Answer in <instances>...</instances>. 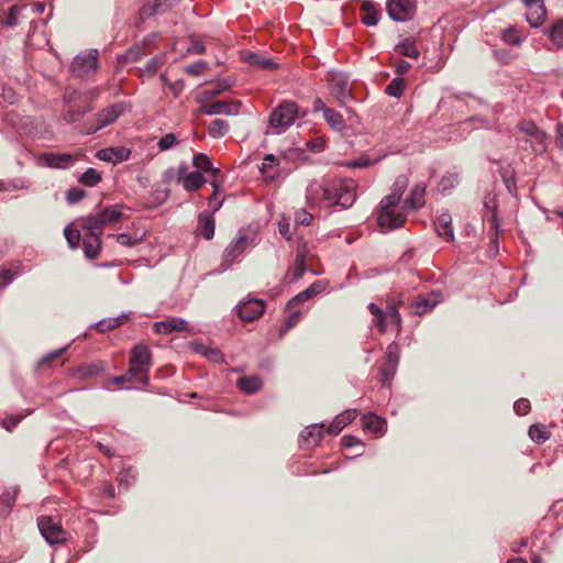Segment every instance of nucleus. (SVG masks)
Returning <instances> with one entry per match:
<instances>
[{
	"instance_id": "48",
	"label": "nucleus",
	"mask_w": 563,
	"mask_h": 563,
	"mask_svg": "<svg viewBox=\"0 0 563 563\" xmlns=\"http://www.w3.org/2000/svg\"><path fill=\"white\" fill-rule=\"evenodd\" d=\"M187 170V166L185 163L180 164L178 167H170L164 173V180L167 183H180L185 178V173Z\"/></svg>"
},
{
	"instance_id": "1",
	"label": "nucleus",
	"mask_w": 563,
	"mask_h": 563,
	"mask_svg": "<svg viewBox=\"0 0 563 563\" xmlns=\"http://www.w3.org/2000/svg\"><path fill=\"white\" fill-rule=\"evenodd\" d=\"M357 184L351 178H329L311 181L306 198L311 206L351 208L356 200Z\"/></svg>"
},
{
	"instance_id": "22",
	"label": "nucleus",
	"mask_w": 563,
	"mask_h": 563,
	"mask_svg": "<svg viewBox=\"0 0 563 563\" xmlns=\"http://www.w3.org/2000/svg\"><path fill=\"white\" fill-rule=\"evenodd\" d=\"M216 221L213 212L203 211L198 216L197 231L206 240H211L214 236Z\"/></svg>"
},
{
	"instance_id": "47",
	"label": "nucleus",
	"mask_w": 563,
	"mask_h": 563,
	"mask_svg": "<svg viewBox=\"0 0 563 563\" xmlns=\"http://www.w3.org/2000/svg\"><path fill=\"white\" fill-rule=\"evenodd\" d=\"M528 435L533 442L541 444L550 438V432L544 426L533 424L529 428Z\"/></svg>"
},
{
	"instance_id": "54",
	"label": "nucleus",
	"mask_w": 563,
	"mask_h": 563,
	"mask_svg": "<svg viewBox=\"0 0 563 563\" xmlns=\"http://www.w3.org/2000/svg\"><path fill=\"white\" fill-rule=\"evenodd\" d=\"M64 235L70 249L75 250L79 246L81 239L79 230L71 227H66L64 229Z\"/></svg>"
},
{
	"instance_id": "24",
	"label": "nucleus",
	"mask_w": 563,
	"mask_h": 563,
	"mask_svg": "<svg viewBox=\"0 0 563 563\" xmlns=\"http://www.w3.org/2000/svg\"><path fill=\"white\" fill-rule=\"evenodd\" d=\"M243 60L260 70H274L277 68V64L273 59L253 52L246 53Z\"/></svg>"
},
{
	"instance_id": "18",
	"label": "nucleus",
	"mask_w": 563,
	"mask_h": 563,
	"mask_svg": "<svg viewBox=\"0 0 563 563\" xmlns=\"http://www.w3.org/2000/svg\"><path fill=\"white\" fill-rule=\"evenodd\" d=\"M323 424H310L303 431H301L299 439L302 446L311 448L317 445L323 435Z\"/></svg>"
},
{
	"instance_id": "64",
	"label": "nucleus",
	"mask_w": 563,
	"mask_h": 563,
	"mask_svg": "<svg viewBox=\"0 0 563 563\" xmlns=\"http://www.w3.org/2000/svg\"><path fill=\"white\" fill-rule=\"evenodd\" d=\"M24 418V416L22 415H11V416H7L3 420H2V427L11 432L15 429V427L22 421V419Z\"/></svg>"
},
{
	"instance_id": "38",
	"label": "nucleus",
	"mask_w": 563,
	"mask_h": 563,
	"mask_svg": "<svg viewBox=\"0 0 563 563\" xmlns=\"http://www.w3.org/2000/svg\"><path fill=\"white\" fill-rule=\"evenodd\" d=\"M306 273V261L303 255L297 254L294 266L287 271L286 279L289 283L298 282Z\"/></svg>"
},
{
	"instance_id": "15",
	"label": "nucleus",
	"mask_w": 563,
	"mask_h": 563,
	"mask_svg": "<svg viewBox=\"0 0 563 563\" xmlns=\"http://www.w3.org/2000/svg\"><path fill=\"white\" fill-rule=\"evenodd\" d=\"M40 159L45 166L58 169H66L76 162V157L71 154L54 152L42 154Z\"/></svg>"
},
{
	"instance_id": "8",
	"label": "nucleus",
	"mask_w": 563,
	"mask_h": 563,
	"mask_svg": "<svg viewBox=\"0 0 563 563\" xmlns=\"http://www.w3.org/2000/svg\"><path fill=\"white\" fill-rule=\"evenodd\" d=\"M249 243L250 238L246 234L239 233V235L232 240L223 251L222 261L218 269L219 273H224L233 264L239 263Z\"/></svg>"
},
{
	"instance_id": "53",
	"label": "nucleus",
	"mask_w": 563,
	"mask_h": 563,
	"mask_svg": "<svg viewBox=\"0 0 563 563\" xmlns=\"http://www.w3.org/2000/svg\"><path fill=\"white\" fill-rule=\"evenodd\" d=\"M135 476L136 472L132 467L121 470L117 476L119 486H123L126 489L135 479Z\"/></svg>"
},
{
	"instance_id": "46",
	"label": "nucleus",
	"mask_w": 563,
	"mask_h": 563,
	"mask_svg": "<svg viewBox=\"0 0 563 563\" xmlns=\"http://www.w3.org/2000/svg\"><path fill=\"white\" fill-rule=\"evenodd\" d=\"M369 312L375 317V325L378 328L380 333L386 332L387 325H386V313L385 311L378 307L376 303L371 302L368 305Z\"/></svg>"
},
{
	"instance_id": "52",
	"label": "nucleus",
	"mask_w": 563,
	"mask_h": 563,
	"mask_svg": "<svg viewBox=\"0 0 563 563\" xmlns=\"http://www.w3.org/2000/svg\"><path fill=\"white\" fill-rule=\"evenodd\" d=\"M18 100L14 89L7 82L0 80V101L13 104Z\"/></svg>"
},
{
	"instance_id": "41",
	"label": "nucleus",
	"mask_w": 563,
	"mask_h": 563,
	"mask_svg": "<svg viewBox=\"0 0 563 563\" xmlns=\"http://www.w3.org/2000/svg\"><path fill=\"white\" fill-rule=\"evenodd\" d=\"M230 125L223 119H214L208 126V134L213 139L223 137L229 132Z\"/></svg>"
},
{
	"instance_id": "14",
	"label": "nucleus",
	"mask_w": 563,
	"mask_h": 563,
	"mask_svg": "<svg viewBox=\"0 0 563 563\" xmlns=\"http://www.w3.org/2000/svg\"><path fill=\"white\" fill-rule=\"evenodd\" d=\"M442 300L441 292H431L426 296H418L416 300L410 303L411 313L422 316L431 311Z\"/></svg>"
},
{
	"instance_id": "30",
	"label": "nucleus",
	"mask_w": 563,
	"mask_h": 563,
	"mask_svg": "<svg viewBox=\"0 0 563 563\" xmlns=\"http://www.w3.org/2000/svg\"><path fill=\"white\" fill-rule=\"evenodd\" d=\"M81 227L89 234H96L101 238L106 224L96 213H90L81 218Z\"/></svg>"
},
{
	"instance_id": "40",
	"label": "nucleus",
	"mask_w": 563,
	"mask_h": 563,
	"mask_svg": "<svg viewBox=\"0 0 563 563\" xmlns=\"http://www.w3.org/2000/svg\"><path fill=\"white\" fill-rule=\"evenodd\" d=\"M543 34L548 35L556 47L563 48V21L553 22Z\"/></svg>"
},
{
	"instance_id": "9",
	"label": "nucleus",
	"mask_w": 563,
	"mask_h": 563,
	"mask_svg": "<svg viewBox=\"0 0 563 563\" xmlns=\"http://www.w3.org/2000/svg\"><path fill=\"white\" fill-rule=\"evenodd\" d=\"M386 10L393 21L407 22L416 15L417 0H387Z\"/></svg>"
},
{
	"instance_id": "6",
	"label": "nucleus",
	"mask_w": 563,
	"mask_h": 563,
	"mask_svg": "<svg viewBox=\"0 0 563 563\" xmlns=\"http://www.w3.org/2000/svg\"><path fill=\"white\" fill-rule=\"evenodd\" d=\"M37 527L41 536L49 545L62 544L67 541L68 533L63 529L59 521L49 516H40Z\"/></svg>"
},
{
	"instance_id": "43",
	"label": "nucleus",
	"mask_w": 563,
	"mask_h": 563,
	"mask_svg": "<svg viewBox=\"0 0 563 563\" xmlns=\"http://www.w3.org/2000/svg\"><path fill=\"white\" fill-rule=\"evenodd\" d=\"M205 183L206 179L203 178L200 172H192L185 176V178L183 179V186L187 191H196Z\"/></svg>"
},
{
	"instance_id": "45",
	"label": "nucleus",
	"mask_w": 563,
	"mask_h": 563,
	"mask_svg": "<svg viewBox=\"0 0 563 563\" xmlns=\"http://www.w3.org/2000/svg\"><path fill=\"white\" fill-rule=\"evenodd\" d=\"M101 174L96 168H87L79 177L78 181L87 187H95L101 181Z\"/></svg>"
},
{
	"instance_id": "57",
	"label": "nucleus",
	"mask_w": 563,
	"mask_h": 563,
	"mask_svg": "<svg viewBox=\"0 0 563 563\" xmlns=\"http://www.w3.org/2000/svg\"><path fill=\"white\" fill-rule=\"evenodd\" d=\"M87 196V192L79 187H71L66 191V201L69 205H75L81 201Z\"/></svg>"
},
{
	"instance_id": "4",
	"label": "nucleus",
	"mask_w": 563,
	"mask_h": 563,
	"mask_svg": "<svg viewBox=\"0 0 563 563\" xmlns=\"http://www.w3.org/2000/svg\"><path fill=\"white\" fill-rule=\"evenodd\" d=\"M125 111V106L122 102L113 103L103 110L99 111L92 120L85 122L81 132L84 134H93L99 130L112 124Z\"/></svg>"
},
{
	"instance_id": "42",
	"label": "nucleus",
	"mask_w": 563,
	"mask_h": 563,
	"mask_svg": "<svg viewBox=\"0 0 563 563\" xmlns=\"http://www.w3.org/2000/svg\"><path fill=\"white\" fill-rule=\"evenodd\" d=\"M501 40L508 45L519 46L523 37L517 26L510 25L501 31Z\"/></svg>"
},
{
	"instance_id": "60",
	"label": "nucleus",
	"mask_w": 563,
	"mask_h": 563,
	"mask_svg": "<svg viewBox=\"0 0 563 563\" xmlns=\"http://www.w3.org/2000/svg\"><path fill=\"white\" fill-rule=\"evenodd\" d=\"M19 489L14 487L12 490H7L0 495V505L7 508L8 512L12 508L16 496H18Z\"/></svg>"
},
{
	"instance_id": "50",
	"label": "nucleus",
	"mask_w": 563,
	"mask_h": 563,
	"mask_svg": "<svg viewBox=\"0 0 563 563\" xmlns=\"http://www.w3.org/2000/svg\"><path fill=\"white\" fill-rule=\"evenodd\" d=\"M23 9L24 7L21 5H12L2 20V23L8 27H15L19 24V18Z\"/></svg>"
},
{
	"instance_id": "10",
	"label": "nucleus",
	"mask_w": 563,
	"mask_h": 563,
	"mask_svg": "<svg viewBox=\"0 0 563 563\" xmlns=\"http://www.w3.org/2000/svg\"><path fill=\"white\" fill-rule=\"evenodd\" d=\"M97 56V49H93L88 54L76 55L70 66L73 74L82 79L92 76L98 67Z\"/></svg>"
},
{
	"instance_id": "63",
	"label": "nucleus",
	"mask_w": 563,
	"mask_h": 563,
	"mask_svg": "<svg viewBox=\"0 0 563 563\" xmlns=\"http://www.w3.org/2000/svg\"><path fill=\"white\" fill-rule=\"evenodd\" d=\"M457 184H459V176L453 174V175L444 176L441 179L439 186H440L441 192H446V191L451 190L452 188H454Z\"/></svg>"
},
{
	"instance_id": "39",
	"label": "nucleus",
	"mask_w": 563,
	"mask_h": 563,
	"mask_svg": "<svg viewBox=\"0 0 563 563\" xmlns=\"http://www.w3.org/2000/svg\"><path fill=\"white\" fill-rule=\"evenodd\" d=\"M323 119L334 131L341 132L346 128L342 114L334 109L324 110Z\"/></svg>"
},
{
	"instance_id": "33",
	"label": "nucleus",
	"mask_w": 563,
	"mask_h": 563,
	"mask_svg": "<svg viewBox=\"0 0 563 563\" xmlns=\"http://www.w3.org/2000/svg\"><path fill=\"white\" fill-rule=\"evenodd\" d=\"M363 428L372 433H383L386 429L385 419L369 412L362 417Z\"/></svg>"
},
{
	"instance_id": "44",
	"label": "nucleus",
	"mask_w": 563,
	"mask_h": 563,
	"mask_svg": "<svg viewBox=\"0 0 563 563\" xmlns=\"http://www.w3.org/2000/svg\"><path fill=\"white\" fill-rule=\"evenodd\" d=\"M386 313V323L389 322L396 325L397 331H400L401 328V316L396 307L395 298H389L387 301V310Z\"/></svg>"
},
{
	"instance_id": "29",
	"label": "nucleus",
	"mask_w": 563,
	"mask_h": 563,
	"mask_svg": "<svg viewBox=\"0 0 563 563\" xmlns=\"http://www.w3.org/2000/svg\"><path fill=\"white\" fill-rule=\"evenodd\" d=\"M82 249L88 260L97 258L101 251V239L96 234L86 233L82 240Z\"/></svg>"
},
{
	"instance_id": "19",
	"label": "nucleus",
	"mask_w": 563,
	"mask_h": 563,
	"mask_svg": "<svg viewBox=\"0 0 563 563\" xmlns=\"http://www.w3.org/2000/svg\"><path fill=\"white\" fill-rule=\"evenodd\" d=\"M427 186L424 183H418L413 186L410 195L404 201V209L415 210L424 206V195Z\"/></svg>"
},
{
	"instance_id": "27",
	"label": "nucleus",
	"mask_w": 563,
	"mask_h": 563,
	"mask_svg": "<svg viewBox=\"0 0 563 563\" xmlns=\"http://www.w3.org/2000/svg\"><path fill=\"white\" fill-rule=\"evenodd\" d=\"M65 110L63 113V118L67 122H77L79 121L87 112L91 110L90 107H75L71 104V97L65 96Z\"/></svg>"
},
{
	"instance_id": "51",
	"label": "nucleus",
	"mask_w": 563,
	"mask_h": 563,
	"mask_svg": "<svg viewBox=\"0 0 563 563\" xmlns=\"http://www.w3.org/2000/svg\"><path fill=\"white\" fill-rule=\"evenodd\" d=\"M397 371V366L383 363L379 369V382L383 386H389Z\"/></svg>"
},
{
	"instance_id": "13",
	"label": "nucleus",
	"mask_w": 563,
	"mask_h": 563,
	"mask_svg": "<svg viewBox=\"0 0 563 563\" xmlns=\"http://www.w3.org/2000/svg\"><path fill=\"white\" fill-rule=\"evenodd\" d=\"M265 310V303L261 299H247L236 305V312L240 319L251 322L260 318Z\"/></svg>"
},
{
	"instance_id": "31",
	"label": "nucleus",
	"mask_w": 563,
	"mask_h": 563,
	"mask_svg": "<svg viewBox=\"0 0 563 563\" xmlns=\"http://www.w3.org/2000/svg\"><path fill=\"white\" fill-rule=\"evenodd\" d=\"M236 386L245 395H253L262 388L263 382L256 375L244 376L238 379Z\"/></svg>"
},
{
	"instance_id": "11",
	"label": "nucleus",
	"mask_w": 563,
	"mask_h": 563,
	"mask_svg": "<svg viewBox=\"0 0 563 563\" xmlns=\"http://www.w3.org/2000/svg\"><path fill=\"white\" fill-rule=\"evenodd\" d=\"M327 80L332 96L341 104H345L352 98L349 89V78L344 73L330 71Z\"/></svg>"
},
{
	"instance_id": "25",
	"label": "nucleus",
	"mask_w": 563,
	"mask_h": 563,
	"mask_svg": "<svg viewBox=\"0 0 563 563\" xmlns=\"http://www.w3.org/2000/svg\"><path fill=\"white\" fill-rule=\"evenodd\" d=\"M434 227L439 236L450 242L454 240L452 218L449 213H442L437 218Z\"/></svg>"
},
{
	"instance_id": "61",
	"label": "nucleus",
	"mask_w": 563,
	"mask_h": 563,
	"mask_svg": "<svg viewBox=\"0 0 563 563\" xmlns=\"http://www.w3.org/2000/svg\"><path fill=\"white\" fill-rule=\"evenodd\" d=\"M408 177L406 175H399L391 186V194H395L401 198L406 188L408 187Z\"/></svg>"
},
{
	"instance_id": "5",
	"label": "nucleus",
	"mask_w": 563,
	"mask_h": 563,
	"mask_svg": "<svg viewBox=\"0 0 563 563\" xmlns=\"http://www.w3.org/2000/svg\"><path fill=\"white\" fill-rule=\"evenodd\" d=\"M517 128L525 134L522 142L529 144L532 154L541 155L547 151L548 135L533 121H520Z\"/></svg>"
},
{
	"instance_id": "28",
	"label": "nucleus",
	"mask_w": 563,
	"mask_h": 563,
	"mask_svg": "<svg viewBox=\"0 0 563 563\" xmlns=\"http://www.w3.org/2000/svg\"><path fill=\"white\" fill-rule=\"evenodd\" d=\"M192 349L197 354L202 355L203 357L208 358L213 363L219 364L224 362V356L222 352L217 347H212L200 342H194Z\"/></svg>"
},
{
	"instance_id": "2",
	"label": "nucleus",
	"mask_w": 563,
	"mask_h": 563,
	"mask_svg": "<svg viewBox=\"0 0 563 563\" xmlns=\"http://www.w3.org/2000/svg\"><path fill=\"white\" fill-rule=\"evenodd\" d=\"M151 366L152 353L148 346L141 343L135 344L130 354L129 375L135 376V382L146 387Z\"/></svg>"
},
{
	"instance_id": "32",
	"label": "nucleus",
	"mask_w": 563,
	"mask_h": 563,
	"mask_svg": "<svg viewBox=\"0 0 563 563\" xmlns=\"http://www.w3.org/2000/svg\"><path fill=\"white\" fill-rule=\"evenodd\" d=\"M395 52L401 56L417 59L420 56V49L413 38L407 37L395 46Z\"/></svg>"
},
{
	"instance_id": "35",
	"label": "nucleus",
	"mask_w": 563,
	"mask_h": 563,
	"mask_svg": "<svg viewBox=\"0 0 563 563\" xmlns=\"http://www.w3.org/2000/svg\"><path fill=\"white\" fill-rule=\"evenodd\" d=\"M123 207L121 205H112L103 208L96 214L103 221L106 225L118 222L123 214Z\"/></svg>"
},
{
	"instance_id": "12",
	"label": "nucleus",
	"mask_w": 563,
	"mask_h": 563,
	"mask_svg": "<svg viewBox=\"0 0 563 563\" xmlns=\"http://www.w3.org/2000/svg\"><path fill=\"white\" fill-rule=\"evenodd\" d=\"M242 102L217 100L210 103H203L199 107L198 112L206 115H235L240 112Z\"/></svg>"
},
{
	"instance_id": "37",
	"label": "nucleus",
	"mask_w": 563,
	"mask_h": 563,
	"mask_svg": "<svg viewBox=\"0 0 563 563\" xmlns=\"http://www.w3.org/2000/svg\"><path fill=\"white\" fill-rule=\"evenodd\" d=\"M21 262L12 263L9 267H0V288L7 287L11 284L20 274Z\"/></svg>"
},
{
	"instance_id": "17",
	"label": "nucleus",
	"mask_w": 563,
	"mask_h": 563,
	"mask_svg": "<svg viewBox=\"0 0 563 563\" xmlns=\"http://www.w3.org/2000/svg\"><path fill=\"white\" fill-rule=\"evenodd\" d=\"M234 85V79L231 77L217 80L211 88L206 89L197 97V102L203 103L206 100L213 99L217 96L230 90Z\"/></svg>"
},
{
	"instance_id": "7",
	"label": "nucleus",
	"mask_w": 563,
	"mask_h": 563,
	"mask_svg": "<svg viewBox=\"0 0 563 563\" xmlns=\"http://www.w3.org/2000/svg\"><path fill=\"white\" fill-rule=\"evenodd\" d=\"M298 117V106L294 101L279 103L269 115V125L274 129H287Z\"/></svg>"
},
{
	"instance_id": "59",
	"label": "nucleus",
	"mask_w": 563,
	"mask_h": 563,
	"mask_svg": "<svg viewBox=\"0 0 563 563\" xmlns=\"http://www.w3.org/2000/svg\"><path fill=\"white\" fill-rule=\"evenodd\" d=\"M177 143V136L174 133H167L158 140L157 146L159 151L165 152L172 150Z\"/></svg>"
},
{
	"instance_id": "36",
	"label": "nucleus",
	"mask_w": 563,
	"mask_h": 563,
	"mask_svg": "<svg viewBox=\"0 0 563 563\" xmlns=\"http://www.w3.org/2000/svg\"><path fill=\"white\" fill-rule=\"evenodd\" d=\"M528 13L526 14V20L530 24L531 27L540 26L547 16V9L544 4L531 5V8H527Z\"/></svg>"
},
{
	"instance_id": "26",
	"label": "nucleus",
	"mask_w": 563,
	"mask_h": 563,
	"mask_svg": "<svg viewBox=\"0 0 563 563\" xmlns=\"http://www.w3.org/2000/svg\"><path fill=\"white\" fill-rule=\"evenodd\" d=\"M356 418L355 410H344L338 415L328 428V432L332 435L339 434L344 427L352 422Z\"/></svg>"
},
{
	"instance_id": "62",
	"label": "nucleus",
	"mask_w": 563,
	"mask_h": 563,
	"mask_svg": "<svg viewBox=\"0 0 563 563\" xmlns=\"http://www.w3.org/2000/svg\"><path fill=\"white\" fill-rule=\"evenodd\" d=\"M301 318L300 311L291 312L284 321V324L280 328V333L284 334L288 332L291 328H294Z\"/></svg>"
},
{
	"instance_id": "21",
	"label": "nucleus",
	"mask_w": 563,
	"mask_h": 563,
	"mask_svg": "<svg viewBox=\"0 0 563 563\" xmlns=\"http://www.w3.org/2000/svg\"><path fill=\"white\" fill-rule=\"evenodd\" d=\"M327 284L322 280H316L313 282L307 289L300 291L297 294L294 298H291L287 307H291L294 305L301 303L308 299H311L312 297L317 296L318 294H321L325 290Z\"/></svg>"
},
{
	"instance_id": "34",
	"label": "nucleus",
	"mask_w": 563,
	"mask_h": 563,
	"mask_svg": "<svg viewBox=\"0 0 563 563\" xmlns=\"http://www.w3.org/2000/svg\"><path fill=\"white\" fill-rule=\"evenodd\" d=\"M361 12H362L361 21L366 26L371 27V26L377 25L378 11L372 1H369V0L364 1L361 5Z\"/></svg>"
},
{
	"instance_id": "49",
	"label": "nucleus",
	"mask_w": 563,
	"mask_h": 563,
	"mask_svg": "<svg viewBox=\"0 0 563 563\" xmlns=\"http://www.w3.org/2000/svg\"><path fill=\"white\" fill-rule=\"evenodd\" d=\"M404 88L405 79L401 77H395L385 88V93L394 98H400L404 93Z\"/></svg>"
},
{
	"instance_id": "56",
	"label": "nucleus",
	"mask_w": 563,
	"mask_h": 563,
	"mask_svg": "<svg viewBox=\"0 0 563 563\" xmlns=\"http://www.w3.org/2000/svg\"><path fill=\"white\" fill-rule=\"evenodd\" d=\"M503 181L507 188V190L512 194L517 190L516 185V173L511 167H507L501 172Z\"/></svg>"
},
{
	"instance_id": "20",
	"label": "nucleus",
	"mask_w": 563,
	"mask_h": 563,
	"mask_svg": "<svg viewBox=\"0 0 563 563\" xmlns=\"http://www.w3.org/2000/svg\"><path fill=\"white\" fill-rule=\"evenodd\" d=\"M485 220L489 224L490 250H494V254H497L499 251L498 238L500 224L495 208H492L486 212Z\"/></svg>"
},
{
	"instance_id": "16",
	"label": "nucleus",
	"mask_w": 563,
	"mask_h": 563,
	"mask_svg": "<svg viewBox=\"0 0 563 563\" xmlns=\"http://www.w3.org/2000/svg\"><path fill=\"white\" fill-rule=\"evenodd\" d=\"M130 155L131 150L124 146L101 148L96 154L100 161L112 164L125 162L130 158Z\"/></svg>"
},
{
	"instance_id": "55",
	"label": "nucleus",
	"mask_w": 563,
	"mask_h": 563,
	"mask_svg": "<svg viewBox=\"0 0 563 563\" xmlns=\"http://www.w3.org/2000/svg\"><path fill=\"white\" fill-rule=\"evenodd\" d=\"M384 363L391 364V366H398L399 363V345L396 342L388 344L386 349V355Z\"/></svg>"
},
{
	"instance_id": "23",
	"label": "nucleus",
	"mask_w": 563,
	"mask_h": 563,
	"mask_svg": "<svg viewBox=\"0 0 563 563\" xmlns=\"http://www.w3.org/2000/svg\"><path fill=\"white\" fill-rule=\"evenodd\" d=\"M155 332L158 334H169L174 331H184L187 329V321L183 318H169L154 323Z\"/></svg>"
},
{
	"instance_id": "3",
	"label": "nucleus",
	"mask_w": 563,
	"mask_h": 563,
	"mask_svg": "<svg viewBox=\"0 0 563 563\" xmlns=\"http://www.w3.org/2000/svg\"><path fill=\"white\" fill-rule=\"evenodd\" d=\"M400 200V197L391 192L380 200L377 210V222L380 228L396 230L404 225L406 214L395 211Z\"/></svg>"
},
{
	"instance_id": "58",
	"label": "nucleus",
	"mask_w": 563,
	"mask_h": 563,
	"mask_svg": "<svg viewBox=\"0 0 563 563\" xmlns=\"http://www.w3.org/2000/svg\"><path fill=\"white\" fill-rule=\"evenodd\" d=\"M192 163H194V166L199 172H209V168H211V161H210L209 156L203 153L194 155Z\"/></svg>"
}]
</instances>
